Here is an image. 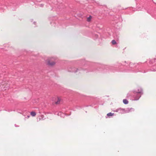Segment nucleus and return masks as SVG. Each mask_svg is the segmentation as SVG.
Instances as JSON below:
<instances>
[{
    "label": "nucleus",
    "mask_w": 156,
    "mask_h": 156,
    "mask_svg": "<svg viewBox=\"0 0 156 156\" xmlns=\"http://www.w3.org/2000/svg\"><path fill=\"white\" fill-rule=\"evenodd\" d=\"M31 115L33 116H34L36 115V113L34 112H30Z\"/></svg>",
    "instance_id": "obj_13"
},
{
    "label": "nucleus",
    "mask_w": 156,
    "mask_h": 156,
    "mask_svg": "<svg viewBox=\"0 0 156 156\" xmlns=\"http://www.w3.org/2000/svg\"><path fill=\"white\" fill-rule=\"evenodd\" d=\"M44 5L43 4H41L40 5V7H42Z\"/></svg>",
    "instance_id": "obj_21"
},
{
    "label": "nucleus",
    "mask_w": 156,
    "mask_h": 156,
    "mask_svg": "<svg viewBox=\"0 0 156 156\" xmlns=\"http://www.w3.org/2000/svg\"><path fill=\"white\" fill-rule=\"evenodd\" d=\"M114 114V113L109 112L107 114V116H106V118H107L108 117L110 118L111 116L113 115Z\"/></svg>",
    "instance_id": "obj_8"
},
{
    "label": "nucleus",
    "mask_w": 156,
    "mask_h": 156,
    "mask_svg": "<svg viewBox=\"0 0 156 156\" xmlns=\"http://www.w3.org/2000/svg\"><path fill=\"white\" fill-rule=\"evenodd\" d=\"M48 65L49 66H52L55 64V63L54 62H51L49 60L48 61Z\"/></svg>",
    "instance_id": "obj_7"
},
{
    "label": "nucleus",
    "mask_w": 156,
    "mask_h": 156,
    "mask_svg": "<svg viewBox=\"0 0 156 156\" xmlns=\"http://www.w3.org/2000/svg\"><path fill=\"white\" fill-rule=\"evenodd\" d=\"M30 116L29 115H28V116H27V117H28V118H29V117H30Z\"/></svg>",
    "instance_id": "obj_25"
},
{
    "label": "nucleus",
    "mask_w": 156,
    "mask_h": 156,
    "mask_svg": "<svg viewBox=\"0 0 156 156\" xmlns=\"http://www.w3.org/2000/svg\"><path fill=\"white\" fill-rule=\"evenodd\" d=\"M111 42L113 45H115L117 44L115 40H112Z\"/></svg>",
    "instance_id": "obj_14"
},
{
    "label": "nucleus",
    "mask_w": 156,
    "mask_h": 156,
    "mask_svg": "<svg viewBox=\"0 0 156 156\" xmlns=\"http://www.w3.org/2000/svg\"><path fill=\"white\" fill-rule=\"evenodd\" d=\"M94 71V70L89 71V70H87L86 72L87 73V72H92V71Z\"/></svg>",
    "instance_id": "obj_19"
},
{
    "label": "nucleus",
    "mask_w": 156,
    "mask_h": 156,
    "mask_svg": "<svg viewBox=\"0 0 156 156\" xmlns=\"http://www.w3.org/2000/svg\"><path fill=\"white\" fill-rule=\"evenodd\" d=\"M85 69L81 68H69L68 69V71L69 72H74V73H77L78 72L79 73H81V72L82 70L85 71Z\"/></svg>",
    "instance_id": "obj_4"
},
{
    "label": "nucleus",
    "mask_w": 156,
    "mask_h": 156,
    "mask_svg": "<svg viewBox=\"0 0 156 156\" xmlns=\"http://www.w3.org/2000/svg\"><path fill=\"white\" fill-rule=\"evenodd\" d=\"M129 66L130 69L129 70H126L125 71L126 72H132L134 73H137L138 72H141L143 73H145L146 72L142 71L139 69L140 68V66L139 63H133L130 62L129 64Z\"/></svg>",
    "instance_id": "obj_2"
},
{
    "label": "nucleus",
    "mask_w": 156,
    "mask_h": 156,
    "mask_svg": "<svg viewBox=\"0 0 156 156\" xmlns=\"http://www.w3.org/2000/svg\"><path fill=\"white\" fill-rule=\"evenodd\" d=\"M97 65L99 66H101V64L99 63H98Z\"/></svg>",
    "instance_id": "obj_22"
},
{
    "label": "nucleus",
    "mask_w": 156,
    "mask_h": 156,
    "mask_svg": "<svg viewBox=\"0 0 156 156\" xmlns=\"http://www.w3.org/2000/svg\"><path fill=\"white\" fill-rule=\"evenodd\" d=\"M15 126H16V127H17V126H16V125H15Z\"/></svg>",
    "instance_id": "obj_28"
},
{
    "label": "nucleus",
    "mask_w": 156,
    "mask_h": 156,
    "mask_svg": "<svg viewBox=\"0 0 156 156\" xmlns=\"http://www.w3.org/2000/svg\"><path fill=\"white\" fill-rule=\"evenodd\" d=\"M143 89L141 87H139L136 90H133V93L130 94L128 93L127 95V97L129 98L131 96L133 98V100H138L141 97V95L143 94Z\"/></svg>",
    "instance_id": "obj_1"
},
{
    "label": "nucleus",
    "mask_w": 156,
    "mask_h": 156,
    "mask_svg": "<svg viewBox=\"0 0 156 156\" xmlns=\"http://www.w3.org/2000/svg\"><path fill=\"white\" fill-rule=\"evenodd\" d=\"M92 18V16H90L87 18V20L88 22H89L90 21L91 19Z\"/></svg>",
    "instance_id": "obj_15"
},
{
    "label": "nucleus",
    "mask_w": 156,
    "mask_h": 156,
    "mask_svg": "<svg viewBox=\"0 0 156 156\" xmlns=\"http://www.w3.org/2000/svg\"><path fill=\"white\" fill-rule=\"evenodd\" d=\"M150 71H156V69H155L152 68L150 69Z\"/></svg>",
    "instance_id": "obj_17"
},
{
    "label": "nucleus",
    "mask_w": 156,
    "mask_h": 156,
    "mask_svg": "<svg viewBox=\"0 0 156 156\" xmlns=\"http://www.w3.org/2000/svg\"><path fill=\"white\" fill-rule=\"evenodd\" d=\"M60 99H59V98H58V101L55 102V103L56 104H59V102H60Z\"/></svg>",
    "instance_id": "obj_16"
},
{
    "label": "nucleus",
    "mask_w": 156,
    "mask_h": 156,
    "mask_svg": "<svg viewBox=\"0 0 156 156\" xmlns=\"http://www.w3.org/2000/svg\"><path fill=\"white\" fill-rule=\"evenodd\" d=\"M156 58H154V59H151V60L150 61V64L154 62H155Z\"/></svg>",
    "instance_id": "obj_12"
},
{
    "label": "nucleus",
    "mask_w": 156,
    "mask_h": 156,
    "mask_svg": "<svg viewBox=\"0 0 156 156\" xmlns=\"http://www.w3.org/2000/svg\"><path fill=\"white\" fill-rule=\"evenodd\" d=\"M58 115L59 116H60L64 118L65 117L66 114L63 113H62L61 112H59L58 113Z\"/></svg>",
    "instance_id": "obj_5"
},
{
    "label": "nucleus",
    "mask_w": 156,
    "mask_h": 156,
    "mask_svg": "<svg viewBox=\"0 0 156 156\" xmlns=\"http://www.w3.org/2000/svg\"><path fill=\"white\" fill-rule=\"evenodd\" d=\"M123 103L125 105H126L128 103V101L126 99H124L123 100Z\"/></svg>",
    "instance_id": "obj_11"
},
{
    "label": "nucleus",
    "mask_w": 156,
    "mask_h": 156,
    "mask_svg": "<svg viewBox=\"0 0 156 156\" xmlns=\"http://www.w3.org/2000/svg\"><path fill=\"white\" fill-rule=\"evenodd\" d=\"M15 126H16V127H17V126H16V125H15Z\"/></svg>",
    "instance_id": "obj_27"
},
{
    "label": "nucleus",
    "mask_w": 156,
    "mask_h": 156,
    "mask_svg": "<svg viewBox=\"0 0 156 156\" xmlns=\"http://www.w3.org/2000/svg\"><path fill=\"white\" fill-rule=\"evenodd\" d=\"M119 21H122V18L121 17H119Z\"/></svg>",
    "instance_id": "obj_20"
},
{
    "label": "nucleus",
    "mask_w": 156,
    "mask_h": 156,
    "mask_svg": "<svg viewBox=\"0 0 156 156\" xmlns=\"http://www.w3.org/2000/svg\"><path fill=\"white\" fill-rule=\"evenodd\" d=\"M33 23L34 24H36V22H34Z\"/></svg>",
    "instance_id": "obj_24"
},
{
    "label": "nucleus",
    "mask_w": 156,
    "mask_h": 156,
    "mask_svg": "<svg viewBox=\"0 0 156 156\" xmlns=\"http://www.w3.org/2000/svg\"><path fill=\"white\" fill-rule=\"evenodd\" d=\"M93 37L94 39H97L98 37V35L96 34H94L93 35Z\"/></svg>",
    "instance_id": "obj_10"
},
{
    "label": "nucleus",
    "mask_w": 156,
    "mask_h": 156,
    "mask_svg": "<svg viewBox=\"0 0 156 156\" xmlns=\"http://www.w3.org/2000/svg\"><path fill=\"white\" fill-rule=\"evenodd\" d=\"M143 9V6L140 5H139L138 6L136 7V9L138 11H140L142 10V9Z\"/></svg>",
    "instance_id": "obj_6"
},
{
    "label": "nucleus",
    "mask_w": 156,
    "mask_h": 156,
    "mask_svg": "<svg viewBox=\"0 0 156 156\" xmlns=\"http://www.w3.org/2000/svg\"><path fill=\"white\" fill-rule=\"evenodd\" d=\"M126 61H125L124 63V62H123V65H126V64H124V63H126Z\"/></svg>",
    "instance_id": "obj_23"
},
{
    "label": "nucleus",
    "mask_w": 156,
    "mask_h": 156,
    "mask_svg": "<svg viewBox=\"0 0 156 156\" xmlns=\"http://www.w3.org/2000/svg\"><path fill=\"white\" fill-rule=\"evenodd\" d=\"M155 4H156V3Z\"/></svg>",
    "instance_id": "obj_29"
},
{
    "label": "nucleus",
    "mask_w": 156,
    "mask_h": 156,
    "mask_svg": "<svg viewBox=\"0 0 156 156\" xmlns=\"http://www.w3.org/2000/svg\"><path fill=\"white\" fill-rule=\"evenodd\" d=\"M134 108H127L126 109H124L119 108L116 110V112H121L122 113H127L133 111H134Z\"/></svg>",
    "instance_id": "obj_3"
},
{
    "label": "nucleus",
    "mask_w": 156,
    "mask_h": 156,
    "mask_svg": "<svg viewBox=\"0 0 156 156\" xmlns=\"http://www.w3.org/2000/svg\"><path fill=\"white\" fill-rule=\"evenodd\" d=\"M86 63V61L85 60H83L81 61V63L83 66H85Z\"/></svg>",
    "instance_id": "obj_9"
},
{
    "label": "nucleus",
    "mask_w": 156,
    "mask_h": 156,
    "mask_svg": "<svg viewBox=\"0 0 156 156\" xmlns=\"http://www.w3.org/2000/svg\"><path fill=\"white\" fill-rule=\"evenodd\" d=\"M33 19H31V22H32V21H33Z\"/></svg>",
    "instance_id": "obj_26"
},
{
    "label": "nucleus",
    "mask_w": 156,
    "mask_h": 156,
    "mask_svg": "<svg viewBox=\"0 0 156 156\" xmlns=\"http://www.w3.org/2000/svg\"><path fill=\"white\" fill-rule=\"evenodd\" d=\"M56 17L55 16H53L52 17H50L49 18L50 20H51L53 18H55Z\"/></svg>",
    "instance_id": "obj_18"
}]
</instances>
